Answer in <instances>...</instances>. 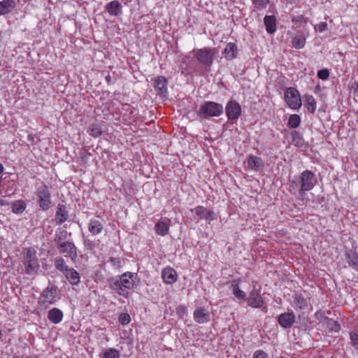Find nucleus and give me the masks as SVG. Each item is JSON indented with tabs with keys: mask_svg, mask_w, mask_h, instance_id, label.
I'll use <instances>...</instances> for the list:
<instances>
[{
	"mask_svg": "<svg viewBox=\"0 0 358 358\" xmlns=\"http://www.w3.org/2000/svg\"><path fill=\"white\" fill-rule=\"evenodd\" d=\"M315 175L309 170L303 171L298 180H290V187L298 192V197L303 199L305 192L311 190L315 186Z\"/></svg>",
	"mask_w": 358,
	"mask_h": 358,
	"instance_id": "obj_1",
	"label": "nucleus"
},
{
	"mask_svg": "<svg viewBox=\"0 0 358 358\" xmlns=\"http://www.w3.org/2000/svg\"><path fill=\"white\" fill-rule=\"evenodd\" d=\"M134 274L132 273H124L121 276L120 280H115L110 278L108 280L110 287L115 291L119 295L126 296L128 294L127 289H131L134 286Z\"/></svg>",
	"mask_w": 358,
	"mask_h": 358,
	"instance_id": "obj_2",
	"label": "nucleus"
},
{
	"mask_svg": "<svg viewBox=\"0 0 358 358\" xmlns=\"http://www.w3.org/2000/svg\"><path fill=\"white\" fill-rule=\"evenodd\" d=\"M36 196L39 208L42 210H48L52 206L50 187L44 182L36 187Z\"/></svg>",
	"mask_w": 358,
	"mask_h": 358,
	"instance_id": "obj_3",
	"label": "nucleus"
},
{
	"mask_svg": "<svg viewBox=\"0 0 358 358\" xmlns=\"http://www.w3.org/2000/svg\"><path fill=\"white\" fill-rule=\"evenodd\" d=\"M22 263L27 274L33 275L37 272L40 265L36 255V251L32 248H28L23 251Z\"/></svg>",
	"mask_w": 358,
	"mask_h": 358,
	"instance_id": "obj_4",
	"label": "nucleus"
},
{
	"mask_svg": "<svg viewBox=\"0 0 358 358\" xmlns=\"http://www.w3.org/2000/svg\"><path fill=\"white\" fill-rule=\"evenodd\" d=\"M224 111L223 106L214 101H206L201 105L198 115L203 118L219 117Z\"/></svg>",
	"mask_w": 358,
	"mask_h": 358,
	"instance_id": "obj_5",
	"label": "nucleus"
},
{
	"mask_svg": "<svg viewBox=\"0 0 358 358\" xmlns=\"http://www.w3.org/2000/svg\"><path fill=\"white\" fill-rule=\"evenodd\" d=\"M55 242L60 254H64L70 257L72 262H76L78 258V249L75 244L71 241H62L61 236H56Z\"/></svg>",
	"mask_w": 358,
	"mask_h": 358,
	"instance_id": "obj_6",
	"label": "nucleus"
},
{
	"mask_svg": "<svg viewBox=\"0 0 358 358\" xmlns=\"http://www.w3.org/2000/svg\"><path fill=\"white\" fill-rule=\"evenodd\" d=\"M216 53L217 50L215 48H203L195 50V57L201 64L210 68L213 63Z\"/></svg>",
	"mask_w": 358,
	"mask_h": 358,
	"instance_id": "obj_7",
	"label": "nucleus"
},
{
	"mask_svg": "<svg viewBox=\"0 0 358 358\" xmlns=\"http://www.w3.org/2000/svg\"><path fill=\"white\" fill-rule=\"evenodd\" d=\"M57 290V288L55 286L45 288L39 298V304L44 308H47L49 305L55 303L58 299Z\"/></svg>",
	"mask_w": 358,
	"mask_h": 358,
	"instance_id": "obj_8",
	"label": "nucleus"
},
{
	"mask_svg": "<svg viewBox=\"0 0 358 358\" xmlns=\"http://www.w3.org/2000/svg\"><path fill=\"white\" fill-rule=\"evenodd\" d=\"M285 99L289 107L297 109L301 106V99L299 91L294 87H289L285 92Z\"/></svg>",
	"mask_w": 358,
	"mask_h": 358,
	"instance_id": "obj_9",
	"label": "nucleus"
},
{
	"mask_svg": "<svg viewBox=\"0 0 358 358\" xmlns=\"http://www.w3.org/2000/svg\"><path fill=\"white\" fill-rule=\"evenodd\" d=\"M261 287L259 289L254 287L253 289L250 292L248 298V306L258 308L262 307L264 305V300L260 294Z\"/></svg>",
	"mask_w": 358,
	"mask_h": 358,
	"instance_id": "obj_10",
	"label": "nucleus"
},
{
	"mask_svg": "<svg viewBox=\"0 0 358 358\" xmlns=\"http://www.w3.org/2000/svg\"><path fill=\"white\" fill-rule=\"evenodd\" d=\"M241 113L239 103L235 101H230L226 106V114L230 120H237Z\"/></svg>",
	"mask_w": 358,
	"mask_h": 358,
	"instance_id": "obj_11",
	"label": "nucleus"
},
{
	"mask_svg": "<svg viewBox=\"0 0 358 358\" xmlns=\"http://www.w3.org/2000/svg\"><path fill=\"white\" fill-rule=\"evenodd\" d=\"M295 318V315L292 311L284 313L278 317V322L282 328L288 329L294 324Z\"/></svg>",
	"mask_w": 358,
	"mask_h": 358,
	"instance_id": "obj_12",
	"label": "nucleus"
},
{
	"mask_svg": "<svg viewBox=\"0 0 358 358\" xmlns=\"http://www.w3.org/2000/svg\"><path fill=\"white\" fill-rule=\"evenodd\" d=\"M167 84L168 81L164 76H158L155 78L154 87L161 97L167 96Z\"/></svg>",
	"mask_w": 358,
	"mask_h": 358,
	"instance_id": "obj_13",
	"label": "nucleus"
},
{
	"mask_svg": "<svg viewBox=\"0 0 358 358\" xmlns=\"http://www.w3.org/2000/svg\"><path fill=\"white\" fill-rule=\"evenodd\" d=\"M194 319L199 324L206 323L210 321V316L209 311L203 307H198L194 311Z\"/></svg>",
	"mask_w": 358,
	"mask_h": 358,
	"instance_id": "obj_14",
	"label": "nucleus"
},
{
	"mask_svg": "<svg viewBox=\"0 0 358 358\" xmlns=\"http://www.w3.org/2000/svg\"><path fill=\"white\" fill-rule=\"evenodd\" d=\"M171 220L166 217L161 219L155 226L157 234L164 236L169 233Z\"/></svg>",
	"mask_w": 358,
	"mask_h": 358,
	"instance_id": "obj_15",
	"label": "nucleus"
},
{
	"mask_svg": "<svg viewBox=\"0 0 358 358\" xmlns=\"http://www.w3.org/2000/svg\"><path fill=\"white\" fill-rule=\"evenodd\" d=\"M162 277L166 284L171 285L177 280L178 275L173 268L166 267L162 272Z\"/></svg>",
	"mask_w": 358,
	"mask_h": 358,
	"instance_id": "obj_16",
	"label": "nucleus"
},
{
	"mask_svg": "<svg viewBox=\"0 0 358 358\" xmlns=\"http://www.w3.org/2000/svg\"><path fill=\"white\" fill-rule=\"evenodd\" d=\"M248 167L252 170H259L263 169L264 164L262 159L260 157L249 155L247 158Z\"/></svg>",
	"mask_w": 358,
	"mask_h": 358,
	"instance_id": "obj_17",
	"label": "nucleus"
},
{
	"mask_svg": "<svg viewBox=\"0 0 358 358\" xmlns=\"http://www.w3.org/2000/svg\"><path fill=\"white\" fill-rule=\"evenodd\" d=\"M69 217V213L66 210V208L63 204H59L55 215V222L57 224H62L67 220Z\"/></svg>",
	"mask_w": 358,
	"mask_h": 358,
	"instance_id": "obj_18",
	"label": "nucleus"
},
{
	"mask_svg": "<svg viewBox=\"0 0 358 358\" xmlns=\"http://www.w3.org/2000/svg\"><path fill=\"white\" fill-rule=\"evenodd\" d=\"M107 12L113 16H117L122 13V5L117 1H112L106 5Z\"/></svg>",
	"mask_w": 358,
	"mask_h": 358,
	"instance_id": "obj_19",
	"label": "nucleus"
},
{
	"mask_svg": "<svg viewBox=\"0 0 358 358\" xmlns=\"http://www.w3.org/2000/svg\"><path fill=\"white\" fill-rule=\"evenodd\" d=\"M15 6L16 3L14 0H3L0 1V15L9 13Z\"/></svg>",
	"mask_w": 358,
	"mask_h": 358,
	"instance_id": "obj_20",
	"label": "nucleus"
},
{
	"mask_svg": "<svg viewBox=\"0 0 358 358\" xmlns=\"http://www.w3.org/2000/svg\"><path fill=\"white\" fill-rule=\"evenodd\" d=\"M64 275L69 282L73 285H77L80 281V277L79 273L74 268H69Z\"/></svg>",
	"mask_w": 358,
	"mask_h": 358,
	"instance_id": "obj_21",
	"label": "nucleus"
},
{
	"mask_svg": "<svg viewBox=\"0 0 358 358\" xmlns=\"http://www.w3.org/2000/svg\"><path fill=\"white\" fill-rule=\"evenodd\" d=\"M238 53V48L235 43H229L224 50L225 58L228 60H231L236 57Z\"/></svg>",
	"mask_w": 358,
	"mask_h": 358,
	"instance_id": "obj_22",
	"label": "nucleus"
},
{
	"mask_svg": "<svg viewBox=\"0 0 358 358\" xmlns=\"http://www.w3.org/2000/svg\"><path fill=\"white\" fill-rule=\"evenodd\" d=\"M268 33L273 34L276 29V19L273 15H266L264 20Z\"/></svg>",
	"mask_w": 358,
	"mask_h": 358,
	"instance_id": "obj_23",
	"label": "nucleus"
},
{
	"mask_svg": "<svg viewBox=\"0 0 358 358\" xmlns=\"http://www.w3.org/2000/svg\"><path fill=\"white\" fill-rule=\"evenodd\" d=\"M346 259L350 266L358 271V254L354 250L346 252Z\"/></svg>",
	"mask_w": 358,
	"mask_h": 358,
	"instance_id": "obj_24",
	"label": "nucleus"
},
{
	"mask_svg": "<svg viewBox=\"0 0 358 358\" xmlns=\"http://www.w3.org/2000/svg\"><path fill=\"white\" fill-rule=\"evenodd\" d=\"M63 313L57 308H52L48 313V319L54 324H58L62 320Z\"/></svg>",
	"mask_w": 358,
	"mask_h": 358,
	"instance_id": "obj_25",
	"label": "nucleus"
},
{
	"mask_svg": "<svg viewBox=\"0 0 358 358\" xmlns=\"http://www.w3.org/2000/svg\"><path fill=\"white\" fill-rule=\"evenodd\" d=\"M103 228V227L102 223L97 220H91L88 224L89 231L93 235H97L100 234L102 231Z\"/></svg>",
	"mask_w": 358,
	"mask_h": 358,
	"instance_id": "obj_26",
	"label": "nucleus"
},
{
	"mask_svg": "<svg viewBox=\"0 0 358 358\" xmlns=\"http://www.w3.org/2000/svg\"><path fill=\"white\" fill-rule=\"evenodd\" d=\"M306 106L310 113H314L316 110V101L312 95L304 96Z\"/></svg>",
	"mask_w": 358,
	"mask_h": 358,
	"instance_id": "obj_27",
	"label": "nucleus"
},
{
	"mask_svg": "<svg viewBox=\"0 0 358 358\" xmlns=\"http://www.w3.org/2000/svg\"><path fill=\"white\" fill-rule=\"evenodd\" d=\"M26 208L25 202L23 200H17L12 203V211L15 214H20Z\"/></svg>",
	"mask_w": 358,
	"mask_h": 358,
	"instance_id": "obj_28",
	"label": "nucleus"
},
{
	"mask_svg": "<svg viewBox=\"0 0 358 358\" xmlns=\"http://www.w3.org/2000/svg\"><path fill=\"white\" fill-rule=\"evenodd\" d=\"M87 133L93 137H98L102 134V128L99 124H92L88 127Z\"/></svg>",
	"mask_w": 358,
	"mask_h": 358,
	"instance_id": "obj_29",
	"label": "nucleus"
},
{
	"mask_svg": "<svg viewBox=\"0 0 358 358\" xmlns=\"http://www.w3.org/2000/svg\"><path fill=\"white\" fill-rule=\"evenodd\" d=\"M55 266L58 271L62 272L63 273H64L69 269L66 262L62 257H58L55 259Z\"/></svg>",
	"mask_w": 358,
	"mask_h": 358,
	"instance_id": "obj_30",
	"label": "nucleus"
},
{
	"mask_svg": "<svg viewBox=\"0 0 358 358\" xmlns=\"http://www.w3.org/2000/svg\"><path fill=\"white\" fill-rule=\"evenodd\" d=\"M292 143L297 147H301L303 145L302 135L297 131H292L290 133Z\"/></svg>",
	"mask_w": 358,
	"mask_h": 358,
	"instance_id": "obj_31",
	"label": "nucleus"
},
{
	"mask_svg": "<svg viewBox=\"0 0 358 358\" xmlns=\"http://www.w3.org/2000/svg\"><path fill=\"white\" fill-rule=\"evenodd\" d=\"M301 122L299 115L296 114L291 115L288 120V127L292 129L298 127Z\"/></svg>",
	"mask_w": 358,
	"mask_h": 358,
	"instance_id": "obj_32",
	"label": "nucleus"
},
{
	"mask_svg": "<svg viewBox=\"0 0 358 358\" xmlns=\"http://www.w3.org/2000/svg\"><path fill=\"white\" fill-rule=\"evenodd\" d=\"M232 292L233 294L240 300H245L246 294L245 293L240 289L238 285L237 284H232Z\"/></svg>",
	"mask_w": 358,
	"mask_h": 358,
	"instance_id": "obj_33",
	"label": "nucleus"
},
{
	"mask_svg": "<svg viewBox=\"0 0 358 358\" xmlns=\"http://www.w3.org/2000/svg\"><path fill=\"white\" fill-rule=\"evenodd\" d=\"M306 43V38L303 36H296L292 39V45L296 49L302 48Z\"/></svg>",
	"mask_w": 358,
	"mask_h": 358,
	"instance_id": "obj_34",
	"label": "nucleus"
},
{
	"mask_svg": "<svg viewBox=\"0 0 358 358\" xmlns=\"http://www.w3.org/2000/svg\"><path fill=\"white\" fill-rule=\"evenodd\" d=\"M294 303L296 308L303 309L306 306V299L301 294H296L294 298Z\"/></svg>",
	"mask_w": 358,
	"mask_h": 358,
	"instance_id": "obj_35",
	"label": "nucleus"
},
{
	"mask_svg": "<svg viewBox=\"0 0 358 358\" xmlns=\"http://www.w3.org/2000/svg\"><path fill=\"white\" fill-rule=\"evenodd\" d=\"M120 352L114 348H110L103 354V358H120Z\"/></svg>",
	"mask_w": 358,
	"mask_h": 358,
	"instance_id": "obj_36",
	"label": "nucleus"
},
{
	"mask_svg": "<svg viewBox=\"0 0 358 358\" xmlns=\"http://www.w3.org/2000/svg\"><path fill=\"white\" fill-rule=\"evenodd\" d=\"M252 4L257 10H262L266 8L269 0H252Z\"/></svg>",
	"mask_w": 358,
	"mask_h": 358,
	"instance_id": "obj_37",
	"label": "nucleus"
},
{
	"mask_svg": "<svg viewBox=\"0 0 358 358\" xmlns=\"http://www.w3.org/2000/svg\"><path fill=\"white\" fill-rule=\"evenodd\" d=\"M194 212L199 219H204L206 209L203 206H197L194 208Z\"/></svg>",
	"mask_w": 358,
	"mask_h": 358,
	"instance_id": "obj_38",
	"label": "nucleus"
},
{
	"mask_svg": "<svg viewBox=\"0 0 358 358\" xmlns=\"http://www.w3.org/2000/svg\"><path fill=\"white\" fill-rule=\"evenodd\" d=\"M130 320V316L127 313H122L119 316V322L122 325H127L129 323Z\"/></svg>",
	"mask_w": 358,
	"mask_h": 358,
	"instance_id": "obj_39",
	"label": "nucleus"
},
{
	"mask_svg": "<svg viewBox=\"0 0 358 358\" xmlns=\"http://www.w3.org/2000/svg\"><path fill=\"white\" fill-rule=\"evenodd\" d=\"M350 338L352 342V345L358 350V334L356 332H350Z\"/></svg>",
	"mask_w": 358,
	"mask_h": 358,
	"instance_id": "obj_40",
	"label": "nucleus"
},
{
	"mask_svg": "<svg viewBox=\"0 0 358 358\" xmlns=\"http://www.w3.org/2000/svg\"><path fill=\"white\" fill-rule=\"evenodd\" d=\"M317 76L322 80H327L329 76V72L327 69H322L317 72Z\"/></svg>",
	"mask_w": 358,
	"mask_h": 358,
	"instance_id": "obj_41",
	"label": "nucleus"
},
{
	"mask_svg": "<svg viewBox=\"0 0 358 358\" xmlns=\"http://www.w3.org/2000/svg\"><path fill=\"white\" fill-rule=\"evenodd\" d=\"M253 358H268V355L263 350H257L254 353Z\"/></svg>",
	"mask_w": 358,
	"mask_h": 358,
	"instance_id": "obj_42",
	"label": "nucleus"
},
{
	"mask_svg": "<svg viewBox=\"0 0 358 358\" xmlns=\"http://www.w3.org/2000/svg\"><path fill=\"white\" fill-rule=\"evenodd\" d=\"M85 247L88 250H92L94 247V243L90 239L85 238L83 241Z\"/></svg>",
	"mask_w": 358,
	"mask_h": 358,
	"instance_id": "obj_43",
	"label": "nucleus"
},
{
	"mask_svg": "<svg viewBox=\"0 0 358 358\" xmlns=\"http://www.w3.org/2000/svg\"><path fill=\"white\" fill-rule=\"evenodd\" d=\"M327 28V24L325 22H322L320 24L317 25L315 27V29L318 31L319 32H323Z\"/></svg>",
	"mask_w": 358,
	"mask_h": 358,
	"instance_id": "obj_44",
	"label": "nucleus"
},
{
	"mask_svg": "<svg viewBox=\"0 0 358 358\" xmlns=\"http://www.w3.org/2000/svg\"><path fill=\"white\" fill-rule=\"evenodd\" d=\"M204 219L213 220L215 219V215L213 211L212 210H206Z\"/></svg>",
	"mask_w": 358,
	"mask_h": 358,
	"instance_id": "obj_45",
	"label": "nucleus"
},
{
	"mask_svg": "<svg viewBox=\"0 0 358 358\" xmlns=\"http://www.w3.org/2000/svg\"><path fill=\"white\" fill-rule=\"evenodd\" d=\"M8 202L3 200V199H0V206H8Z\"/></svg>",
	"mask_w": 358,
	"mask_h": 358,
	"instance_id": "obj_46",
	"label": "nucleus"
},
{
	"mask_svg": "<svg viewBox=\"0 0 358 358\" xmlns=\"http://www.w3.org/2000/svg\"><path fill=\"white\" fill-rule=\"evenodd\" d=\"M111 262H113L114 264L117 263L118 264L120 263V260L115 259V258H111L110 259Z\"/></svg>",
	"mask_w": 358,
	"mask_h": 358,
	"instance_id": "obj_47",
	"label": "nucleus"
},
{
	"mask_svg": "<svg viewBox=\"0 0 358 358\" xmlns=\"http://www.w3.org/2000/svg\"><path fill=\"white\" fill-rule=\"evenodd\" d=\"M3 165L1 164H0V174L3 172Z\"/></svg>",
	"mask_w": 358,
	"mask_h": 358,
	"instance_id": "obj_48",
	"label": "nucleus"
},
{
	"mask_svg": "<svg viewBox=\"0 0 358 358\" xmlns=\"http://www.w3.org/2000/svg\"><path fill=\"white\" fill-rule=\"evenodd\" d=\"M322 315V313H320V312H317V313H315V315H316L317 317V316H318V317H320Z\"/></svg>",
	"mask_w": 358,
	"mask_h": 358,
	"instance_id": "obj_49",
	"label": "nucleus"
},
{
	"mask_svg": "<svg viewBox=\"0 0 358 358\" xmlns=\"http://www.w3.org/2000/svg\"><path fill=\"white\" fill-rule=\"evenodd\" d=\"M322 315V313H320V312H317V313H315V315H316L317 317V316H318V317H320Z\"/></svg>",
	"mask_w": 358,
	"mask_h": 358,
	"instance_id": "obj_50",
	"label": "nucleus"
},
{
	"mask_svg": "<svg viewBox=\"0 0 358 358\" xmlns=\"http://www.w3.org/2000/svg\"><path fill=\"white\" fill-rule=\"evenodd\" d=\"M2 335H3V334H2V331H1V330L0 329V338H1V337H2Z\"/></svg>",
	"mask_w": 358,
	"mask_h": 358,
	"instance_id": "obj_51",
	"label": "nucleus"
},
{
	"mask_svg": "<svg viewBox=\"0 0 358 358\" xmlns=\"http://www.w3.org/2000/svg\"><path fill=\"white\" fill-rule=\"evenodd\" d=\"M357 92H358V87H357Z\"/></svg>",
	"mask_w": 358,
	"mask_h": 358,
	"instance_id": "obj_52",
	"label": "nucleus"
}]
</instances>
